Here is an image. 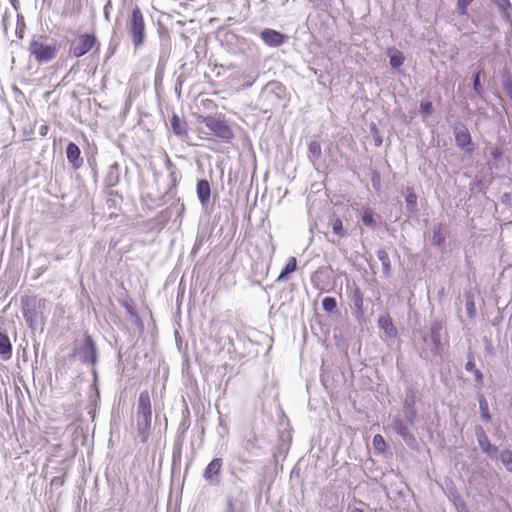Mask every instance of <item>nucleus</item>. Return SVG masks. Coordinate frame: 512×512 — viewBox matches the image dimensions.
Returning <instances> with one entry per match:
<instances>
[{
    "mask_svg": "<svg viewBox=\"0 0 512 512\" xmlns=\"http://www.w3.org/2000/svg\"><path fill=\"white\" fill-rule=\"evenodd\" d=\"M47 304L45 298L36 295H25L21 298V312L31 331H43L47 319Z\"/></svg>",
    "mask_w": 512,
    "mask_h": 512,
    "instance_id": "obj_1",
    "label": "nucleus"
},
{
    "mask_svg": "<svg viewBox=\"0 0 512 512\" xmlns=\"http://www.w3.org/2000/svg\"><path fill=\"white\" fill-rule=\"evenodd\" d=\"M126 31L135 50L146 43L147 29L145 17L139 6L135 5L126 20Z\"/></svg>",
    "mask_w": 512,
    "mask_h": 512,
    "instance_id": "obj_2",
    "label": "nucleus"
},
{
    "mask_svg": "<svg viewBox=\"0 0 512 512\" xmlns=\"http://www.w3.org/2000/svg\"><path fill=\"white\" fill-rule=\"evenodd\" d=\"M159 56L155 70L154 84L156 90L161 87L167 62L171 53V36L169 30L164 26H159Z\"/></svg>",
    "mask_w": 512,
    "mask_h": 512,
    "instance_id": "obj_3",
    "label": "nucleus"
},
{
    "mask_svg": "<svg viewBox=\"0 0 512 512\" xmlns=\"http://www.w3.org/2000/svg\"><path fill=\"white\" fill-rule=\"evenodd\" d=\"M72 355L77 357L82 364L95 367L99 360V352L92 335L84 332L83 339L74 342Z\"/></svg>",
    "mask_w": 512,
    "mask_h": 512,
    "instance_id": "obj_4",
    "label": "nucleus"
},
{
    "mask_svg": "<svg viewBox=\"0 0 512 512\" xmlns=\"http://www.w3.org/2000/svg\"><path fill=\"white\" fill-rule=\"evenodd\" d=\"M199 122L203 123L216 137L225 143H230L234 138L232 128L221 116H201Z\"/></svg>",
    "mask_w": 512,
    "mask_h": 512,
    "instance_id": "obj_5",
    "label": "nucleus"
},
{
    "mask_svg": "<svg viewBox=\"0 0 512 512\" xmlns=\"http://www.w3.org/2000/svg\"><path fill=\"white\" fill-rule=\"evenodd\" d=\"M96 45L99 46L96 35L94 33H84L71 42L69 54L75 58H80L91 51Z\"/></svg>",
    "mask_w": 512,
    "mask_h": 512,
    "instance_id": "obj_6",
    "label": "nucleus"
},
{
    "mask_svg": "<svg viewBox=\"0 0 512 512\" xmlns=\"http://www.w3.org/2000/svg\"><path fill=\"white\" fill-rule=\"evenodd\" d=\"M410 423L404 418L396 416L391 421L393 431L402 438L405 444L412 450H418V441L414 434L410 431Z\"/></svg>",
    "mask_w": 512,
    "mask_h": 512,
    "instance_id": "obj_7",
    "label": "nucleus"
},
{
    "mask_svg": "<svg viewBox=\"0 0 512 512\" xmlns=\"http://www.w3.org/2000/svg\"><path fill=\"white\" fill-rule=\"evenodd\" d=\"M29 52L39 63H47L56 57L57 47L33 39L29 44Z\"/></svg>",
    "mask_w": 512,
    "mask_h": 512,
    "instance_id": "obj_8",
    "label": "nucleus"
},
{
    "mask_svg": "<svg viewBox=\"0 0 512 512\" xmlns=\"http://www.w3.org/2000/svg\"><path fill=\"white\" fill-rule=\"evenodd\" d=\"M456 146L466 153H472L475 150L474 143L467 127L457 122L452 127Z\"/></svg>",
    "mask_w": 512,
    "mask_h": 512,
    "instance_id": "obj_9",
    "label": "nucleus"
},
{
    "mask_svg": "<svg viewBox=\"0 0 512 512\" xmlns=\"http://www.w3.org/2000/svg\"><path fill=\"white\" fill-rule=\"evenodd\" d=\"M475 436L477 439V443L482 450L490 459L497 460L499 449L496 445L492 444L484 430V428L480 425L475 426Z\"/></svg>",
    "mask_w": 512,
    "mask_h": 512,
    "instance_id": "obj_10",
    "label": "nucleus"
},
{
    "mask_svg": "<svg viewBox=\"0 0 512 512\" xmlns=\"http://www.w3.org/2000/svg\"><path fill=\"white\" fill-rule=\"evenodd\" d=\"M223 467L222 458L212 459L203 472V478L212 486H217L221 482V471Z\"/></svg>",
    "mask_w": 512,
    "mask_h": 512,
    "instance_id": "obj_11",
    "label": "nucleus"
},
{
    "mask_svg": "<svg viewBox=\"0 0 512 512\" xmlns=\"http://www.w3.org/2000/svg\"><path fill=\"white\" fill-rule=\"evenodd\" d=\"M416 404V394L412 388H407L405 390V398L403 401V412L404 417L408 423L414 425L417 420V409L415 407Z\"/></svg>",
    "mask_w": 512,
    "mask_h": 512,
    "instance_id": "obj_12",
    "label": "nucleus"
},
{
    "mask_svg": "<svg viewBox=\"0 0 512 512\" xmlns=\"http://www.w3.org/2000/svg\"><path fill=\"white\" fill-rule=\"evenodd\" d=\"M347 291H349V297L354 308V315L358 320H360L365 313L363 293L356 284H353L352 286L347 285Z\"/></svg>",
    "mask_w": 512,
    "mask_h": 512,
    "instance_id": "obj_13",
    "label": "nucleus"
},
{
    "mask_svg": "<svg viewBox=\"0 0 512 512\" xmlns=\"http://www.w3.org/2000/svg\"><path fill=\"white\" fill-rule=\"evenodd\" d=\"M444 328L443 322L440 320H434L430 326L429 338L433 345L431 353L434 356L441 355L443 351V345L441 343V332Z\"/></svg>",
    "mask_w": 512,
    "mask_h": 512,
    "instance_id": "obj_14",
    "label": "nucleus"
},
{
    "mask_svg": "<svg viewBox=\"0 0 512 512\" xmlns=\"http://www.w3.org/2000/svg\"><path fill=\"white\" fill-rule=\"evenodd\" d=\"M152 414H136V429L141 443L145 444L151 431Z\"/></svg>",
    "mask_w": 512,
    "mask_h": 512,
    "instance_id": "obj_15",
    "label": "nucleus"
},
{
    "mask_svg": "<svg viewBox=\"0 0 512 512\" xmlns=\"http://www.w3.org/2000/svg\"><path fill=\"white\" fill-rule=\"evenodd\" d=\"M260 37L263 42L270 47H279L287 40V35L280 31L266 28L261 31Z\"/></svg>",
    "mask_w": 512,
    "mask_h": 512,
    "instance_id": "obj_16",
    "label": "nucleus"
},
{
    "mask_svg": "<svg viewBox=\"0 0 512 512\" xmlns=\"http://www.w3.org/2000/svg\"><path fill=\"white\" fill-rule=\"evenodd\" d=\"M184 212H185V205L178 198V199L174 200L173 203H171L169 207H167L165 210H163L160 213V215L166 221L169 220L170 218H172L173 216H175L174 221L176 222L177 220H179V223H181Z\"/></svg>",
    "mask_w": 512,
    "mask_h": 512,
    "instance_id": "obj_17",
    "label": "nucleus"
},
{
    "mask_svg": "<svg viewBox=\"0 0 512 512\" xmlns=\"http://www.w3.org/2000/svg\"><path fill=\"white\" fill-rule=\"evenodd\" d=\"M66 157L69 164L74 170H78L83 166V158L81 157V151L77 144L69 142L66 146Z\"/></svg>",
    "mask_w": 512,
    "mask_h": 512,
    "instance_id": "obj_18",
    "label": "nucleus"
},
{
    "mask_svg": "<svg viewBox=\"0 0 512 512\" xmlns=\"http://www.w3.org/2000/svg\"><path fill=\"white\" fill-rule=\"evenodd\" d=\"M120 175H121V170H120L119 163L118 162L112 163L108 167L107 173L103 180L105 187L106 188L115 187L120 181Z\"/></svg>",
    "mask_w": 512,
    "mask_h": 512,
    "instance_id": "obj_19",
    "label": "nucleus"
},
{
    "mask_svg": "<svg viewBox=\"0 0 512 512\" xmlns=\"http://www.w3.org/2000/svg\"><path fill=\"white\" fill-rule=\"evenodd\" d=\"M378 327L384 332L388 338H396L398 331L389 315H382L378 318Z\"/></svg>",
    "mask_w": 512,
    "mask_h": 512,
    "instance_id": "obj_20",
    "label": "nucleus"
},
{
    "mask_svg": "<svg viewBox=\"0 0 512 512\" xmlns=\"http://www.w3.org/2000/svg\"><path fill=\"white\" fill-rule=\"evenodd\" d=\"M196 192L199 202L205 206L211 197V187L207 179H199L197 181Z\"/></svg>",
    "mask_w": 512,
    "mask_h": 512,
    "instance_id": "obj_21",
    "label": "nucleus"
},
{
    "mask_svg": "<svg viewBox=\"0 0 512 512\" xmlns=\"http://www.w3.org/2000/svg\"><path fill=\"white\" fill-rule=\"evenodd\" d=\"M170 126L176 136L183 138L188 135L187 122L180 118L176 113L172 114Z\"/></svg>",
    "mask_w": 512,
    "mask_h": 512,
    "instance_id": "obj_22",
    "label": "nucleus"
},
{
    "mask_svg": "<svg viewBox=\"0 0 512 512\" xmlns=\"http://www.w3.org/2000/svg\"><path fill=\"white\" fill-rule=\"evenodd\" d=\"M136 414H152L150 394L147 390L139 394Z\"/></svg>",
    "mask_w": 512,
    "mask_h": 512,
    "instance_id": "obj_23",
    "label": "nucleus"
},
{
    "mask_svg": "<svg viewBox=\"0 0 512 512\" xmlns=\"http://www.w3.org/2000/svg\"><path fill=\"white\" fill-rule=\"evenodd\" d=\"M446 240V227L442 223H438L433 228L432 234V245L438 248H441Z\"/></svg>",
    "mask_w": 512,
    "mask_h": 512,
    "instance_id": "obj_24",
    "label": "nucleus"
},
{
    "mask_svg": "<svg viewBox=\"0 0 512 512\" xmlns=\"http://www.w3.org/2000/svg\"><path fill=\"white\" fill-rule=\"evenodd\" d=\"M477 400L479 403V411H480L481 420L484 423H489L492 420V415L489 411V404H488V401H487L485 395L482 392H478Z\"/></svg>",
    "mask_w": 512,
    "mask_h": 512,
    "instance_id": "obj_25",
    "label": "nucleus"
},
{
    "mask_svg": "<svg viewBox=\"0 0 512 512\" xmlns=\"http://www.w3.org/2000/svg\"><path fill=\"white\" fill-rule=\"evenodd\" d=\"M499 9L503 19L512 24V5L510 0H491Z\"/></svg>",
    "mask_w": 512,
    "mask_h": 512,
    "instance_id": "obj_26",
    "label": "nucleus"
},
{
    "mask_svg": "<svg viewBox=\"0 0 512 512\" xmlns=\"http://www.w3.org/2000/svg\"><path fill=\"white\" fill-rule=\"evenodd\" d=\"M406 209L411 215H416L418 213V203H417V195L414 192L412 187L406 188L405 195Z\"/></svg>",
    "mask_w": 512,
    "mask_h": 512,
    "instance_id": "obj_27",
    "label": "nucleus"
},
{
    "mask_svg": "<svg viewBox=\"0 0 512 512\" xmlns=\"http://www.w3.org/2000/svg\"><path fill=\"white\" fill-rule=\"evenodd\" d=\"M12 356V344L9 337L0 332V357L3 360H8Z\"/></svg>",
    "mask_w": 512,
    "mask_h": 512,
    "instance_id": "obj_28",
    "label": "nucleus"
},
{
    "mask_svg": "<svg viewBox=\"0 0 512 512\" xmlns=\"http://www.w3.org/2000/svg\"><path fill=\"white\" fill-rule=\"evenodd\" d=\"M378 260L382 264V272L385 277H390L392 273L391 261L388 253L384 249H379L376 253Z\"/></svg>",
    "mask_w": 512,
    "mask_h": 512,
    "instance_id": "obj_29",
    "label": "nucleus"
},
{
    "mask_svg": "<svg viewBox=\"0 0 512 512\" xmlns=\"http://www.w3.org/2000/svg\"><path fill=\"white\" fill-rule=\"evenodd\" d=\"M285 91V86L278 81H271L264 88L265 93L274 94L277 99H282L285 96Z\"/></svg>",
    "mask_w": 512,
    "mask_h": 512,
    "instance_id": "obj_30",
    "label": "nucleus"
},
{
    "mask_svg": "<svg viewBox=\"0 0 512 512\" xmlns=\"http://www.w3.org/2000/svg\"><path fill=\"white\" fill-rule=\"evenodd\" d=\"M389 64L393 69L400 68L405 60L403 53L395 48L388 49Z\"/></svg>",
    "mask_w": 512,
    "mask_h": 512,
    "instance_id": "obj_31",
    "label": "nucleus"
},
{
    "mask_svg": "<svg viewBox=\"0 0 512 512\" xmlns=\"http://www.w3.org/2000/svg\"><path fill=\"white\" fill-rule=\"evenodd\" d=\"M449 499L453 503V506L455 507L457 512H470L465 500L458 491H450Z\"/></svg>",
    "mask_w": 512,
    "mask_h": 512,
    "instance_id": "obj_32",
    "label": "nucleus"
},
{
    "mask_svg": "<svg viewBox=\"0 0 512 512\" xmlns=\"http://www.w3.org/2000/svg\"><path fill=\"white\" fill-rule=\"evenodd\" d=\"M297 269V260L295 257H290L284 268L281 270L279 276L277 277V282L286 281L290 274H292Z\"/></svg>",
    "mask_w": 512,
    "mask_h": 512,
    "instance_id": "obj_33",
    "label": "nucleus"
},
{
    "mask_svg": "<svg viewBox=\"0 0 512 512\" xmlns=\"http://www.w3.org/2000/svg\"><path fill=\"white\" fill-rule=\"evenodd\" d=\"M329 225L331 226L333 233L339 238L347 236V230L344 228L343 222L339 217L332 215L329 218Z\"/></svg>",
    "mask_w": 512,
    "mask_h": 512,
    "instance_id": "obj_34",
    "label": "nucleus"
},
{
    "mask_svg": "<svg viewBox=\"0 0 512 512\" xmlns=\"http://www.w3.org/2000/svg\"><path fill=\"white\" fill-rule=\"evenodd\" d=\"M497 460L503 464L508 472L512 473V451L510 449L500 451Z\"/></svg>",
    "mask_w": 512,
    "mask_h": 512,
    "instance_id": "obj_35",
    "label": "nucleus"
},
{
    "mask_svg": "<svg viewBox=\"0 0 512 512\" xmlns=\"http://www.w3.org/2000/svg\"><path fill=\"white\" fill-rule=\"evenodd\" d=\"M361 221L363 224L371 229H375L377 227V222L374 218V211L371 208H364Z\"/></svg>",
    "mask_w": 512,
    "mask_h": 512,
    "instance_id": "obj_36",
    "label": "nucleus"
},
{
    "mask_svg": "<svg viewBox=\"0 0 512 512\" xmlns=\"http://www.w3.org/2000/svg\"><path fill=\"white\" fill-rule=\"evenodd\" d=\"M223 512H243L241 502L232 496H228Z\"/></svg>",
    "mask_w": 512,
    "mask_h": 512,
    "instance_id": "obj_37",
    "label": "nucleus"
},
{
    "mask_svg": "<svg viewBox=\"0 0 512 512\" xmlns=\"http://www.w3.org/2000/svg\"><path fill=\"white\" fill-rule=\"evenodd\" d=\"M322 308L327 313H334L337 310V301L332 296H326L322 299Z\"/></svg>",
    "mask_w": 512,
    "mask_h": 512,
    "instance_id": "obj_38",
    "label": "nucleus"
},
{
    "mask_svg": "<svg viewBox=\"0 0 512 512\" xmlns=\"http://www.w3.org/2000/svg\"><path fill=\"white\" fill-rule=\"evenodd\" d=\"M257 76H258V74L255 71L243 72L241 74L242 87H244V88L251 87L254 84V82L256 81Z\"/></svg>",
    "mask_w": 512,
    "mask_h": 512,
    "instance_id": "obj_39",
    "label": "nucleus"
},
{
    "mask_svg": "<svg viewBox=\"0 0 512 512\" xmlns=\"http://www.w3.org/2000/svg\"><path fill=\"white\" fill-rule=\"evenodd\" d=\"M309 157L319 159L322 156L321 145L318 141H311L308 145Z\"/></svg>",
    "mask_w": 512,
    "mask_h": 512,
    "instance_id": "obj_40",
    "label": "nucleus"
},
{
    "mask_svg": "<svg viewBox=\"0 0 512 512\" xmlns=\"http://www.w3.org/2000/svg\"><path fill=\"white\" fill-rule=\"evenodd\" d=\"M472 82H473V90H474V92L478 96H482L484 94V89H483L482 84H481V71L480 70L476 71L473 74Z\"/></svg>",
    "mask_w": 512,
    "mask_h": 512,
    "instance_id": "obj_41",
    "label": "nucleus"
},
{
    "mask_svg": "<svg viewBox=\"0 0 512 512\" xmlns=\"http://www.w3.org/2000/svg\"><path fill=\"white\" fill-rule=\"evenodd\" d=\"M25 29H26V24H25L24 16L22 14L18 13L16 29H15V34L18 39H23Z\"/></svg>",
    "mask_w": 512,
    "mask_h": 512,
    "instance_id": "obj_42",
    "label": "nucleus"
},
{
    "mask_svg": "<svg viewBox=\"0 0 512 512\" xmlns=\"http://www.w3.org/2000/svg\"><path fill=\"white\" fill-rule=\"evenodd\" d=\"M372 444L375 450H377L380 453H383L386 451L387 443L384 440L383 436L380 434H376L373 437Z\"/></svg>",
    "mask_w": 512,
    "mask_h": 512,
    "instance_id": "obj_43",
    "label": "nucleus"
},
{
    "mask_svg": "<svg viewBox=\"0 0 512 512\" xmlns=\"http://www.w3.org/2000/svg\"><path fill=\"white\" fill-rule=\"evenodd\" d=\"M419 108L420 113L424 119L429 117L433 113V104L429 100L421 101Z\"/></svg>",
    "mask_w": 512,
    "mask_h": 512,
    "instance_id": "obj_44",
    "label": "nucleus"
},
{
    "mask_svg": "<svg viewBox=\"0 0 512 512\" xmlns=\"http://www.w3.org/2000/svg\"><path fill=\"white\" fill-rule=\"evenodd\" d=\"M502 87H503V90L505 91L506 95L512 101V77L511 76H506L503 78Z\"/></svg>",
    "mask_w": 512,
    "mask_h": 512,
    "instance_id": "obj_45",
    "label": "nucleus"
},
{
    "mask_svg": "<svg viewBox=\"0 0 512 512\" xmlns=\"http://www.w3.org/2000/svg\"><path fill=\"white\" fill-rule=\"evenodd\" d=\"M181 461V441H178L174 444L173 453H172V462L175 465L176 462Z\"/></svg>",
    "mask_w": 512,
    "mask_h": 512,
    "instance_id": "obj_46",
    "label": "nucleus"
},
{
    "mask_svg": "<svg viewBox=\"0 0 512 512\" xmlns=\"http://www.w3.org/2000/svg\"><path fill=\"white\" fill-rule=\"evenodd\" d=\"M465 307H466V312H467L468 317L474 318L476 316V307H475L474 300L472 298L466 299Z\"/></svg>",
    "mask_w": 512,
    "mask_h": 512,
    "instance_id": "obj_47",
    "label": "nucleus"
},
{
    "mask_svg": "<svg viewBox=\"0 0 512 512\" xmlns=\"http://www.w3.org/2000/svg\"><path fill=\"white\" fill-rule=\"evenodd\" d=\"M478 368H476V365H475V357H474V354L472 352H469L467 354V362L465 364V370L467 372H474L476 371Z\"/></svg>",
    "mask_w": 512,
    "mask_h": 512,
    "instance_id": "obj_48",
    "label": "nucleus"
},
{
    "mask_svg": "<svg viewBox=\"0 0 512 512\" xmlns=\"http://www.w3.org/2000/svg\"><path fill=\"white\" fill-rule=\"evenodd\" d=\"M170 179H171L172 185L167 190L166 196L174 197L176 195V188H175V186H176V181H177V174H176V172L174 170L170 171Z\"/></svg>",
    "mask_w": 512,
    "mask_h": 512,
    "instance_id": "obj_49",
    "label": "nucleus"
},
{
    "mask_svg": "<svg viewBox=\"0 0 512 512\" xmlns=\"http://www.w3.org/2000/svg\"><path fill=\"white\" fill-rule=\"evenodd\" d=\"M472 373L474 375L475 387L480 390L483 387V383H484L483 373L479 369H477L476 371H474Z\"/></svg>",
    "mask_w": 512,
    "mask_h": 512,
    "instance_id": "obj_50",
    "label": "nucleus"
},
{
    "mask_svg": "<svg viewBox=\"0 0 512 512\" xmlns=\"http://www.w3.org/2000/svg\"><path fill=\"white\" fill-rule=\"evenodd\" d=\"M256 447V438H249L243 443V449L249 454H253V449Z\"/></svg>",
    "mask_w": 512,
    "mask_h": 512,
    "instance_id": "obj_51",
    "label": "nucleus"
},
{
    "mask_svg": "<svg viewBox=\"0 0 512 512\" xmlns=\"http://www.w3.org/2000/svg\"><path fill=\"white\" fill-rule=\"evenodd\" d=\"M473 2V0H458L457 1V9L460 14H466L468 6Z\"/></svg>",
    "mask_w": 512,
    "mask_h": 512,
    "instance_id": "obj_52",
    "label": "nucleus"
},
{
    "mask_svg": "<svg viewBox=\"0 0 512 512\" xmlns=\"http://www.w3.org/2000/svg\"><path fill=\"white\" fill-rule=\"evenodd\" d=\"M123 307L125 308L126 312H127L130 316L135 317V318L137 319V321H139V322H140V319H139V317H138V314H137V312H136V310H135V308H134V306H133L132 304H130V303H128V302H124V303H123Z\"/></svg>",
    "mask_w": 512,
    "mask_h": 512,
    "instance_id": "obj_53",
    "label": "nucleus"
},
{
    "mask_svg": "<svg viewBox=\"0 0 512 512\" xmlns=\"http://www.w3.org/2000/svg\"><path fill=\"white\" fill-rule=\"evenodd\" d=\"M111 8H112V2H111V0H107L105 5H104V9H103L104 18L107 21L110 20V9Z\"/></svg>",
    "mask_w": 512,
    "mask_h": 512,
    "instance_id": "obj_54",
    "label": "nucleus"
},
{
    "mask_svg": "<svg viewBox=\"0 0 512 512\" xmlns=\"http://www.w3.org/2000/svg\"><path fill=\"white\" fill-rule=\"evenodd\" d=\"M491 156L493 159L495 160H499L502 158L503 156V151L501 148L499 147H494L492 150H491Z\"/></svg>",
    "mask_w": 512,
    "mask_h": 512,
    "instance_id": "obj_55",
    "label": "nucleus"
},
{
    "mask_svg": "<svg viewBox=\"0 0 512 512\" xmlns=\"http://www.w3.org/2000/svg\"><path fill=\"white\" fill-rule=\"evenodd\" d=\"M372 185L376 190L380 189V176L377 172H374L371 178Z\"/></svg>",
    "mask_w": 512,
    "mask_h": 512,
    "instance_id": "obj_56",
    "label": "nucleus"
},
{
    "mask_svg": "<svg viewBox=\"0 0 512 512\" xmlns=\"http://www.w3.org/2000/svg\"><path fill=\"white\" fill-rule=\"evenodd\" d=\"M202 242H203V240L201 238L197 237L196 242H195L194 247H193V250H192L193 253H196L198 251V249L202 245Z\"/></svg>",
    "mask_w": 512,
    "mask_h": 512,
    "instance_id": "obj_57",
    "label": "nucleus"
},
{
    "mask_svg": "<svg viewBox=\"0 0 512 512\" xmlns=\"http://www.w3.org/2000/svg\"><path fill=\"white\" fill-rule=\"evenodd\" d=\"M165 166H166L167 170H169V171H173V169H174V164L172 163V161L170 160L169 157H166Z\"/></svg>",
    "mask_w": 512,
    "mask_h": 512,
    "instance_id": "obj_58",
    "label": "nucleus"
},
{
    "mask_svg": "<svg viewBox=\"0 0 512 512\" xmlns=\"http://www.w3.org/2000/svg\"><path fill=\"white\" fill-rule=\"evenodd\" d=\"M237 460H238V462H240V463H242V464H248V463H251V460H249V459L245 458V456H243V455H239V456L237 457Z\"/></svg>",
    "mask_w": 512,
    "mask_h": 512,
    "instance_id": "obj_59",
    "label": "nucleus"
},
{
    "mask_svg": "<svg viewBox=\"0 0 512 512\" xmlns=\"http://www.w3.org/2000/svg\"><path fill=\"white\" fill-rule=\"evenodd\" d=\"M62 484H63V481H62L59 477H54V478L51 480V485H52V486L62 485Z\"/></svg>",
    "mask_w": 512,
    "mask_h": 512,
    "instance_id": "obj_60",
    "label": "nucleus"
},
{
    "mask_svg": "<svg viewBox=\"0 0 512 512\" xmlns=\"http://www.w3.org/2000/svg\"><path fill=\"white\" fill-rule=\"evenodd\" d=\"M189 425L186 423V419H184L181 424H180V427L179 429H182V435L184 434V432L188 429Z\"/></svg>",
    "mask_w": 512,
    "mask_h": 512,
    "instance_id": "obj_61",
    "label": "nucleus"
},
{
    "mask_svg": "<svg viewBox=\"0 0 512 512\" xmlns=\"http://www.w3.org/2000/svg\"><path fill=\"white\" fill-rule=\"evenodd\" d=\"M10 2V4L12 5V7L17 11L19 9V6H20V2L19 0H8Z\"/></svg>",
    "mask_w": 512,
    "mask_h": 512,
    "instance_id": "obj_62",
    "label": "nucleus"
},
{
    "mask_svg": "<svg viewBox=\"0 0 512 512\" xmlns=\"http://www.w3.org/2000/svg\"><path fill=\"white\" fill-rule=\"evenodd\" d=\"M382 144V139L380 137L375 138V146L379 147Z\"/></svg>",
    "mask_w": 512,
    "mask_h": 512,
    "instance_id": "obj_63",
    "label": "nucleus"
},
{
    "mask_svg": "<svg viewBox=\"0 0 512 512\" xmlns=\"http://www.w3.org/2000/svg\"><path fill=\"white\" fill-rule=\"evenodd\" d=\"M92 374H93V377H94V381H96V380H97L98 375H97V371H96V369H95L94 367H93V369H92Z\"/></svg>",
    "mask_w": 512,
    "mask_h": 512,
    "instance_id": "obj_64",
    "label": "nucleus"
}]
</instances>
